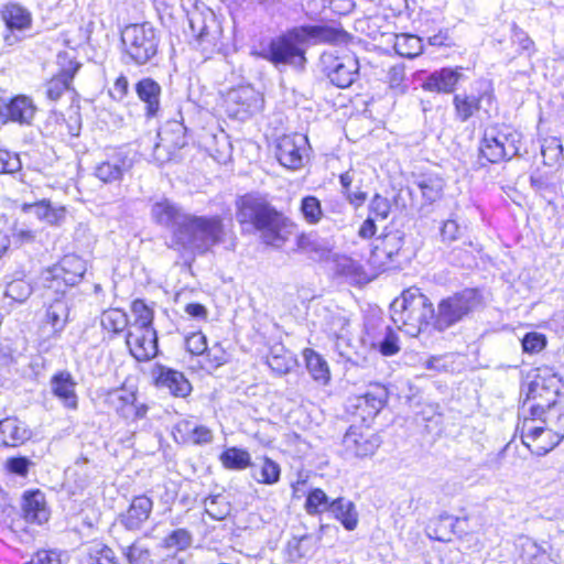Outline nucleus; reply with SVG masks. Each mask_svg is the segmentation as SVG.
Listing matches in <instances>:
<instances>
[{"mask_svg":"<svg viewBox=\"0 0 564 564\" xmlns=\"http://www.w3.org/2000/svg\"><path fill=\"white\" fill-rule=\"evenodd\" d=\"M389 88L397 95H402L406 91L408 85L405 84V67L403 64H397L389 68L387 75Z\"/></svg>","mask_w":564,"mask_h":564,"instance_id":"603ef678","label":"nucleus"},{"mask_svg":"<svg viewBox=\"0 0 564 564\" xmlns=\"http://www.w3.org/2000/svg\"><path fill=\"white\" fill-rule=\"evenodd\" d=\"M126 55L135 65H145L156 56L160 35L149 22L127 25L121 32Z\"/></svg>","mask_w":564,"mask_h":564,"instance_id":"39448f33","label":"nucleus"},{"mask_svg":"<svg viewBox=\"0 0 564 564\" xmlns=\"http://www.w3.org/2000/svg\"><path fill=\"white\" fill-rule=\"evenodd\" d=\"M59 296L54 299L45 310L43 323L51 327V337L59 338L66 325L70 321V297L66 291L58 293Z\"/></svg>","mask_w":564,"mask_h":564,"instance_id":"a211bd4d","label":"nucleus"},{"mask_svg":"<svg viewBox=\"0 0 564 564\" xmlns=\"http://www.w3.org/2000/svg\"><path fill=\"white\" fill-rule=\"evenodd\" d=\"M205 512L213 520H225L231 512V505L223 495L209 496L204 500Z\"/></svg>","mask_w":564,"mask_h":564,"instance_id":"37998d69","label":"nucleus"},{"mask_svg":"<svg viewBox=\"0 0 564 564\" xmlns=\"http://www.w3.org/2000/svg\"><path fill=\"white\" fill-rule=\"evenodd\" d=\"M308 140L303 134H284L275 142L274 154L285 169L295 171L304 166L308 158Z\"/></svg>","mask_w":564,"mask_h":564,"instance_id":"9b49d317","label":"nucleus"},{"mask_svg":"<svg viewBox=\"0 0 564 564\" xmlns=\"http://www.w3.org/2000/svg\"><path fill=\"white\" fill-rule=\"evenodd\" d=\"M466 522V518H457L447 513H442L434 520L433 527H430L432 532L430 536L442 542H448L453 535L466 534L465 528H459V524Z\"/></svg>","mask_w":564,"mask_h":564,"instance_id":"c85d7f7f","label":"nucleus"},{"mask_svg":"<svg viewBox=\"0 0 564 564\" xmlns=\"http://www.w3.org/2000/svg\"><path fill=\"white\" fill-rule=\"evenodd\" d=\"M328 512L340 521L346 530H354L358 523V513L355 505L346 498H337L330 502Z\"/></svg>","mask_w":564,"mask_h":564,"instance_id":"f704fd0d","label":"nucleus"},{"mask_svg":"<svg viewBox=\"0 0 564 564\" xmlns=\"http://www.w3.org/2000/svg\"><path fill=\"white\" fill-rule=\"evenodd\" d=\"M387 400V389L382 386H373L364 395L357 398V414L362 421L372 420L382 410Z\"/></svg>","mask_w":564,"mask_h":564,"instance_id":"393cba45","label":"nucleus"},{"mask_svg":"<svg viewBox=\"0 0 564 564\" xmlns=\"http://www.w3.org/2000/svg\"><path fill=\"white\" fill-rule=\"evenodd\" d=\"M220 462L227 469L241 470L251 466V455L247 449L229 447L220 455Z\"/></svg>","mask_w":564,"mask_h":564,"instance_id":"58836bf2","label":"nucleus"},{"mask_svg":"<svg viewBox=\"0 0 564 564\" xmlns=\"http://www.w3.org/2000/svg\"><path fill=\"white\" fill-rule=\"evenodd\" d=\"M105 403L128 422L144 419L149 411V406L139 401L138 390L133 387L122 386L109 390L105 395Z\"/></svg>","mask_w":564,"mask_h":564,"instance_id":"9d476101","label":"nucleus"},{"mask_svg":"<svg viewBox=\"0 0 564 564\" xmlns=\"http://www.w3.org/2000/svg\"><path fill=\"white\" fill-rule=\"evenodd\" d=\"M131 355L139 361H145L158 355V335L153 326L129 328L126 337Z\"/></svg>","mask_w":564,"mask_h":564,"instance_id":"2eb2a0df","label":"nucleus"},{"mask_svg":"<svg viewBox=\"0 0 564 564\" xmlns=\"http://www.w3.org/2000/svg\"><path fill=\"white\" fill-rule=\"evenodd\" d=\"M90 564H119L115 551L108 545H98L89 553Z\"/></svg>","mask_w":564,"mask_h":564,"instance_id":"13d9d810","label":"nucleus"},{"mask_svg":"<svg viewBox=\"0 0 564 564\" xmlns=\"http://www.w3.org/2000/svg\"><path fill=\"white\" fill-rule=\"evenodd\" d=\"M521 134L509 126L489 127L485 130L480 154L490 163L510 160L519 154Z\"/></svg>","mask_w":564,"mask_h":564,"instance_id":"0eeeda50","label":"nucleus"},{"mask_svg":"<svg viewBox=\"0 0 564 564\" xmlns=\"http://www.w3.org/2000/svg\"><path fill=\"white\" fill-rule=\"evenodd\" d=\"M378 349L383 356H393L400 350L398 336L391 327L386 328L383 339L378 343Z\"/></svg>","mask_w":564,"mask_h":564,"instance_id":"680f3d73","label":"nucleus"},{"mask_svg":"<svg viewBox=\"0 0 564 564\" xmlns=\"http://www.w3.org/2000/svg\"><path fill=\"white\" fill-rule=\"evenodd\" d=\"M343 446L348 457L364 458L375 454L380 440L373 434H365L357 427H350L343 437Z\"/></svg>","mask_w":564,"mask_h":564,"instance_id":"6ab92c4d","label":"nucleus"},{"mask_svg":"<svg viewBox=\"0 0 564 564\" xmlns=\"http://www.w3.org/2000/svg\"><path fill=\"white\" fill-rule=\"evenodd\" d=\"M464 79L460 68L443 67L432 72L423 82L422 87L426 91L438 94H452L457 84Z\"/></svg>","mask_w":564,"mask_h":564,"instance_id":"5701e85b","label":"nucleus"},{"mask_svg":"<svg viewBox=\"0 0 564 564\" xmlns=\"http://www.w3.org/2000/svg\"><path fill=\"white\" fill-rule=\"evenodd\" d=\"M549 549L547 542L531 544V564H556L547 554Z\"/></svg>","mask_w":564,"mask_h":564,"instance_id":"338daca9","label":"nucleus"},{"mask_svg":"<svg viewBox=\"0 0 564 564\" xmlns=\"http://www.w3.org/2000/svg\"><path fill=\"white\" fill-rule=\"evenodd\" d=\"M203 358L204 364L202 367L208 371L215 370L229 361L228 352L219 343L214 344L212 347H207Z\"/></svg>","mask_w":564,"mask_h":564,"instance_id":"de8ad7c7","label":"nucleus"},{"mask_svg":"<svg viewBox=\"0 0 564 564\" xmlns=\"http://www.w3.org/2000/svg\"><path fill=\"white\" fill-rule=\"evenodd\" d=\"M175 429L180 434H182L183 442L193 443L195 445H205L213 441V432L208 427L194 424L188 420L180 421Z\"/></svg>","mask_w":564,"mask_h":564,"instance_id":"c9c22d12","label":"nucleus"},{"mask_svg":"<svg viewBox=\"0 0 564 564\" xmlns=\"http://www.w3.org/2000/svg\"><path fill=\"white\" fill-rule=\"evenodd\" d=\"M138 98L144 104L148 118L156 117L161 110V86L154 79L145 77L135 84Z\"/></svg>","mask_w":564,"mask_h":564,"instance_id":"cd10ccee","label":"nucleus"},{"mask_svg":"<svg viewBox=\"0 0 564 564\" xmlns=\"http://www.w3.org/2000/svg\"><path fill=\"white\" fill-rule=\"evenodd\" d=\"M291 555L296 557L311 556L316 547V539L312 535H302L289 543Z\"/></svg>","mask_w":564,"mask_h":564,"instance_id":"5fc2aeb1","label":"nucleus"},{"mask_svg":"<svg viewBox=\"0 0 564 564\" xmlns=\"http://www.w3.org/2000/svg\"><path fill=\"white\" fill-rule=\"evenodd\" d=\"M185 346L192 355L203 357L208 347L207 338L202 332L192 333L186 337Z\"/></svg>","mask_w":564,"mask_h":564,"instance_id":"052dcab7","label":"nucleus"},{"mask_svg":"<svg viewBox=\"0 0 564 564\" xmlns=\"http://www.w3.org/2000/svg\"><path fill=\"white\" fill-rule=\"evenodd\" d=\"M122 554L129 564H144L150 557V550L140 540H135L131 545L122 547Z\"/></svg>","mask_w":564,"mask_h":564,"instance_id":"864d4df0","label":"nucleus"},{"mask_svg":"<svg viewBox=\"0 0 564 564\" xmlns=\"http://www.w3.org/2000/svg\"><path fill=\"white\" fill-rule=\"evenodd\" d=\"M0 434L6 446H17L28 441L31 436L24 423L17 417L0 419Z\"/></svg>","mask_w":564,"mask_h":564,"instance_id":"2f4dec72","label":"nucleus"},{"mask_svg":"<svg viewBox=\"0 0 564 564\" xmlns=\"http://www.w3.org/2000/svg\"><path fill=\"white\" fill-rule=\"evenodd\" d=\"M80 64L69 61L56 75H54L44 85V94L51 101H57L65 91L70 89V84L78 72Z\"/></svg>","mask_w":564,"mask_h":564,"instance_id":"bb28decb","label":"nucleus"},{"mask_svg":"<svg viewBox=\"0 0 564 564\" xmlns=\"http://www.w3.org/2000/svg\"><path fill=\"white\" fill-rule=\"evenodd\" d=\"M22 163L17 153L0 148V173L12 174L20 171Z\"/></svg>","mask_w":564,"mask_h":564,"instance_id":"bf43d9fd","label":"nucleus"},{"mask_svg":"<svg viewBox=\"0 0 564 564\" xmlns=\"http://www.w3.org/2000/svg\"><path fill=\"white\" fill-rule=\"evenodd\" d=\"M348 319L340 314H330L326 323V332L335 337L344 336Z\"/></svg>","mask_w":564,"mask_h":564,"instance_id":"69168bd1","label":"nucleus"},{"mask_svg":"<svg viewBox=\"0 0 564 564\" xmlns=\"http://www.w3.org/2000/svg\"><path fill=\"white\" fill-rule=\"evenodd\" d=\"M183 213L175 204L169 199H162L156 202L151 207L152 219L165 227L174 229L177 226L178 218L183 217Z\"/></svg>","mask_w":564,"mask_h":564,"instance_id":"473e14b6","label":"nucleus"},{"mask_svg":"<svg viewBox=\"0 0 564 564\" xmlns=\"http://www.w3.org/2000/svg\"><path fill=\"white\" fill-rule=\"evenodd\" d=\"M156 383L161 388H166L171 394L178 398H185L192 391V386L186 377L173 369L163 368L156 378Z\"/></svg>","mask_w":564,"mask_h":564,"instance_id":"7c9ffc66","label":"nucleus"},{"mask_svg":"<svg viewBox=\"0 0 564 564\" xmlns=\"http://www.w3.org/2000/svg\"><path fill=\"white\" fill-rule=\"evenodd\" d=\"M2 18L6 21L7 28L13 30H26L31 26L32 18L30 12L19 4L6 6Z\"/></svg>","mask_w":564,"mask_h":564,"instance_id":"e433bc0d","label":"nucleus"},{"mask_svg":"<svg viewBox=\"0 0 564 564\" xmlns=\"http://www.w3.org/2000/svg\"><path fill=\"white\" fill-rule=\"evenodd\" d=\"M263 97L251 86H241L228 93L227 111L230 116L245 120L263 108Z\"/></svg>","mask_w":564,"mask_h":564,"instance_id":"f8f14e48","label":"nucleus"},{"mask_svg":"<svg viewBox=\"0 0 564 564\" xmlns=\"http://www.w3.org/2000/svg\"><path fill=\"white\" fill-rule=\"evenodd\" d=\"M481 304L476 289H465L443 299L435 311V329L443 332L463 321Z\"/></svg>","mask_w":564,"mask_h":564,"instance_id":"423d86ee","label":"nucleus"},{"mask_svg":"<svg viewBox=\"0 0 564 564\" xmlns=\"http://www.w3.org/2000/svg\"><path fill=\"white\" fill-rule=\"evenodd\" d=\"M280 474V466L270 458H264L259 469L252 468V477L260 484L273 485L279 481Z\"/></svg>","mask_w":564,"mask_h":564,"instance_id":"a18cd8bd","label":"nucleus"},{"mask_svg":"<svg viewBox=\"0 0 564 564\" xmlns=\"http://www.w3.org/2000/svg\"><path fill=\"white\" fill-rule=\"evenodd\" d=\"M191 544H192V534L186 529L174 530L164 539V545L166 547H175L177 550H185Z\"/></svg>","mask_w":564,"mask_h":564,"instance_id":"4d7b16f0","label":"nucleus"},{"mask_svg":"<svg viewBox=\"0 0 564 564\" xmlns=\"http://www.w3.org/2000/svg\"><path fill=\"white\" fill-rule=\"evenodd\" d=\"M346 36L344 31L326 25H301L272 39L261 56L274 66H291L303 69L306 63L304 44L339 43Z\"/></svg>","mask_w":564,"mask_h":564,"instance_id":"7ed1b4c3","label":"nucleus"},{"mask_svg":"<svg viewBox=\"0 0 564 564\" xmlns=\"http://www.w3.org/2000/svg\"><path fill=\"white\" fill-rule=\"evenodd\" d=\"M404 243V234L401 230H391L377 239L375 253L377 257H386L389 261H393L399 254Z\"/></svg>","mask_w":564,"mask_h":564,"instance_id":"72a5a7b5","label":"nucleus"},{"mask_svg":"<svg viewBox=\"0 0 564 564\" xmlns=\"http://www.w3.org/2000/svg\"><path fill=\"white\" fill-rule=\"evenodd\" d=\"M322 72L330 83L339 88L349 87L358 77L359 63L350 53L335 55L324 52L319 58Z\"/></svg>","mask_w":564,"mask_h":564,"instance_id":"1a4fd4ad","label":"nucleus"},{"mask_svg":"<svg viewBox=\"0 0 564 564\" xmlns=\"http://www.w3.org/2000/svg\"><path fill=\"white\" fill-rule=\"evenodd\" d=\"M236 205L237 221L258 231L267 246L282 248L294 234L295 224L260 194H246Z\"/></svg>","mask_w":564,"mask_h":564,"instance_id":"f03ea898","label":"nucleus"},{"mask_svg":"<svg viewBox=\"0 0 564 564\" xmlns=\"http://www.w3.org/2000/svg\"><path fill=\"white\" fill-rule=\"evenodd\" d=\"M131 167L132 160L124 151L112 150L96 164L94 175L105 184H112L120 182Z\"/></svg>","mask_w":564,"mask_h":564,"instance_id":"4468645a","label":"nucleus"},{"mask_svg":"<svg viewBox=\"0 0 564 564\" xmlns=\"http://www.w3.org/2000/svg\"><path fill=\"white\" fill-rule=\"evenodd\" d=\"M267 364L273 372L281 376L290 371L292 367V359L283 355L271 352L267 359Z\"/></svg>","mask_w":564,"mask_h":564,"instance_id":"e2e57ef3","label":"nucleus"},{"mask_svg":"<svg viewBox=\"0 0 564 564\" xmlns=\"http://www.w3.org/2000/svg\"><path fill=\"white\" fill-rule=\"evenodd\" d=\"M417 186L423 198L432 204L442 197L445 182L436 175H425L417 182Z\"/></svg>","mask_w":564,"mask_h":564,"instance_id":"79ce46f5","label":"nucleus"},{"mask_svg":"<svg viewBox=\"0 0 564 564\" xmlns=\"http://www.w3.org/2000/svg\"><path fill=\"white\" fill-rule=\"evenodd\" d=\"M11 238L15 243H31L36 239V231L29 228L24 223L15 220L10 229Z\"/></svg>","mask_w":564,"mask_h":564,"instance_id":"6e6d98bb","label":"nucleus"},{"mask_svg":"<svg viewBox=\"0 0 564 564\" xmlns=\"http://www.w3.org/2000/svg\"><path fill=\"white\" fill-rule=\"evenodd\" d=\"M22 510L28 522L41 524L48 519L44 495L39 490L24 494Z\"/></svg>","mask_w":564,"mask_h":564,"instance_id":"c756f323","label":"nucleus"},{"mask_svg":"<svg viewBox=\"0 0 564 564\" xmlns=\"http://www.w3.org/2000/svg\"><path fill=\"white\" fill-rule=\"evenodd\" d=\"M306 368L315 381L327 383L329 380V369L326 360L311 348L303 352Z\"/></svg>","mask_w":564,"mask_h":564,"instance_id":"4c0bfd02","label":"nucleus"},{"mask_svg":"<svg viewBox=\"0 0 564 564\" xmlns=\"http://www.w3.org/2000/svg\"><path fill=\"white\" fill-rule=\"evenodd\" d=\"M76 382L68 371H59L51 379L52 393L68 410H77L78 395L76 393Z\"/></svg>","mask_w":564,"mask_h":564,"instance_id":"a878e982","label":"nucleus"},{"mask_svg":"<svg viewBox=\"0 0 564 564\" xmlns=\"http://www.w3.org/2000/svg\"><path fill=\"white\" fill-rule=\"evenodd\" d=\"M494 101L495 96L491 90H485L478 96L467 93L456 94L453 97L455 118L459 122H466L476 111L482 108L484 111L488 113Z\"/></svg>","mask_w":564,"mask_h":564,"instance_id":"f3484780","label":"nucleus"},{"mask_svg":"<svg viewBox=\"0 0 564 564\" xmlns=\"http://www.w3.org/2000/svg\"><path fill=\"white\" fill-rule=\"evenodd\" d=\"M393 48L400 56L413 58L422 52V40L412 34H394Z\"/></svg>","mask_w":564,"mask_h":564,"instance_id":"ea45409f","label":"nucleus"},{"mask_svg":"<svg viewBox=\"0 0 564 564\" xmlns=\"http://www.w3.org/2000/svg\"><path fill=\"white\" fill-rule=\"evenodd\" d=\"M36 107L33 100L24 95L9 99L0 107V117L4 122L11 121L19 124H31L35 116Z\"/></svg>","mask_w":564,"mask_h":564,"instance_id":"412c9836","label":"nucleus"},{"mask_svg":"<svg viewBox=\"0 0 564 564\" xmlns=\"http://www.w3.org/2000/svg\"><path fill=\"white\" fill-rule=\"evenodd\" d=\"M87 270L86 262L76 254H66L61 261L47 269L44 273V282L47 289L56 293L66 291L62 289L78 284Z\"/></svg>","mask_w":564,"mask_h":564,"instance_id":"6e6552de","label":"nucleus"},{"mask_svg":"<svg viewBox=\"0 0 564 564\" xmlns=\"http://www.w3.org/2000/svg\"><path fill=\"white\" fill-rule=\"evenodd\" d=\"M153 509V501L145 495L132 499L126 512L119 516L120 524L128 531H138L149 519Z\"/></svg>","mask_w":564,"mask_h":564,"instance_id":"4be33fe9","label":"nucleus"},{"mask_svg":"<svg viewBox=\"0 0 564 564\" xmlns=\"http://www.w3.org/2000/svg\"><path fill=\"white\" fill-rule=\"evenodd\" d=\"M188 21L192 34L199 43L215 44L219 25L212 10H194L189 13Z\"/></svg>","mask_w":564,"mask_h":564,"instance_id":"aec40b11","label":"nucleus"},{"mask_svg":"<svg viewBox=\"0 0 564 564\" xmlns=\"http://www.w3.org/2000/svg\"><path fill=\"white\" fill-rule=\"evenodd\" d=\"M131 311L134 315V322L129 328L152 326L153 311L142 300H135L132 303Z\"/></svg>","mask_w":564,"mask_h":564,"instance_id":"3c124183","label":"nucleus"},{"mask_svg":"<svg viewBox=\"0 0 564 564\" xmlns=\"http://www.w3.org/2000/svg\"><path fill=\"white\" fill-rule=\"evenodd\" d=\"M100 324L107 332L119 334L128 326V316L119 308H110L101 314Z\"/></svg>","mask_w":564,"mask_h":564,"instance_id":"c03bdc74","label":"nucleus"},{"mask_svg":"<svg viewBox=\"0 0 564 564\" xmlns=\"http://www.w3.org/2000/svg\"><path fill=\"white\" fill-rule=\"evenodd\" d=\"M393 324L404 334L416 337L431 323L435 327V310L419 288L404 290L391 304Z\"/></svg>","mask_w":564,"mask_h":564,"instance_id":"20e7f679","label":"nucleus"},{"mask_svg":"<svg viewBox=\"0 0 564 564\" xmlns=\"http://www.w3.org/2000/svg\"><path fill=\"white\" fill-rule=\"evenodd\" d=\"M195 229L197 254H204L214 246L226 241V230L220 216H196Z\"/></svg>","mask_w":564,"mask_h":564,"instance_id":"ddd939ff","label":"nucleus"},{"mask_svg":"<svg viewBox=\"0 0 564 564\" xmlns=\"http://www.w3.org/2000/svg\"><path fill=\"white\" fill-rule=\"evenodd\" d=\"M32 293L33 286L22 273L9 281L4 291V295L17 303L25 302Z\"/></svg>","mask_w":564,"mask_h":564,"instance_id":"a19ab883","label":"nucleus"},{"mask_svg":"<svg viewBox=\"0 0 564 564\" xmlns=\"http://www.w3.org/2000/svg\"><path fill=\"white\" fill-rule=\"evenodd\" d=\"M196 215L186 214L178 218L177 226L172 229L171 247L175 250L196 253Z\"/></svg>","mask_w":564,"mask_h":564,"instance_id":"b1692460","label":"nucleus"},{"mask_svg":"<svg viewBox=\"0 0 564 564\" xmlns=\"http://www.w3.org/2000/svg\"><path fill=\"white\" fill-rule=\"evenodd\" d=\"M561 152L562 145L556 139L544 140V143L541 144V154L545 164L551 165L553 162H555Z\"/></svg>","mask_w":564,"mask_h":564,"instance_id":"0e129e2a","label":"nucleus"},{"mask_svg":"<svg viewBox=\"0 0 564 564\" xmlns=\"http://www.w3.org/2000/svg\"><path fill=\"white\" fill-rule=\"evenodd\" d=\"M300 210L305 221L310 225L318 224L324 215L321 200L313 195H307L302 198Z\"/></svg>","mask_w":564,"mask_h":564,"instance_id":"49530a36","label":"nucleus"},{"mask_svg":"<svg viewBox=\"0 0 564 564\" xmlns=\"http://www.w3.org/2000/svg\"><path fill=\"white\" fill-rule=\"evenodd\" d=\"M392 209V204L389 198L380 193H376L369 200L368 215L375 219L384 220L389 217Z\"/></svg>","mask_w":564,"mask_h":564,"instance_id":"8fccbe9b","label":"nucleus"},{"mask_svg":"<svg viewBox=\"0 0 564 564\" xmlns=\"http://www.w3.org/2000/svg\"><path fill=\"white\" fill-rule=\"evenodd\" d=\"M50 204L51 202L48 199L24 203L21 206V212L24 214H33L39 220L44 221Z\"/></svg>","mask_w":564,"mask_h":564,"instance_id":"774afa93","label":"nucleus"},{"mask_svg":"<svg viewBox=\"0 0 564 564\" xmlns=\"http://www.w3.org/2000/svg\"><path fill=\"white\" fill-rule=\"evenodd\" d=\"M159 142L154 145L155 160L163 163L172 153L186 144L185 127L178 121L167 122L158 132Z\"/></svg>","mask_w":564,"mask_h":564,"instance_id":"dca6fc26","label":"nucleus"},{"mask_svg":"<svg viewBox=\"0 0 564 564\" xmlns=\"http://www.w3.org/2000/svg\"><path fill=\"white\" fill-rule=\"evenodd\" d=\"M330 502L327 495L319 488L311 490L305 501V509L308 514H317L328 511Z\"/></svg>","mask_w":564,"mask_h":564,"instance_id":"09e8293b","label":"nucleus"},{"mask_svg":"<svg viewBox=\"0 0 564 564\" xmlns=\"http://www.w3.org/2000/svg\"><path fill=\"white\" fill-rule=\"evenodd\" d=\"M531 373V421L541 419L545 426L531 427V453L543 456L557 446L564 437V409L557 402L554 377L542 378L540 369Z\"/></svg>","mask_w":564,"mask_h":564,"instance_id":"f257e3e1","label":"nucleus"}]
</instances>
